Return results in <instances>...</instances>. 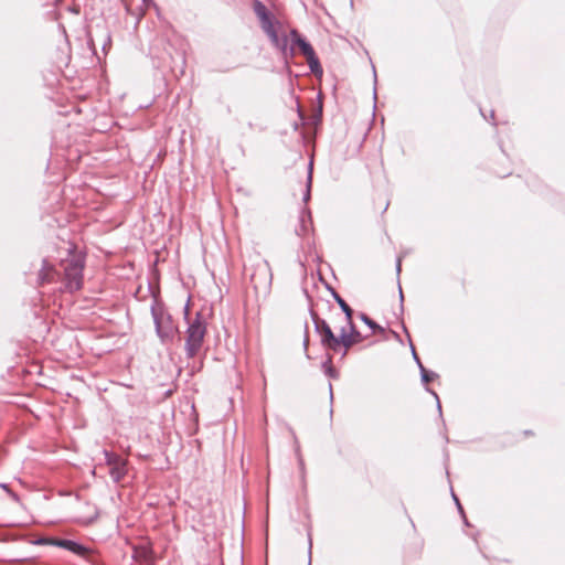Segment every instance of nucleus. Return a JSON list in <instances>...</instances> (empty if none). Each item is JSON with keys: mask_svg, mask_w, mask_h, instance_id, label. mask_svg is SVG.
Wrapping results in <instances>:
<instances>
[{"mask_svg": "<svg viewBox=\"0 0 565 565\" xmlns=\"http://www.w3.org/2000/svg\"><path fill=\"white\" fill-rule=\"evenodd\" d=\"M189 301L184 306V318L188 321L185 335V355L189 359L195 358L201 351L206 334V322L201 312H196L194 319L189 317Z\"/></svg>", "mask_w": 565, "mask_h": 565, "instance_id": "obj_1", "label": "nucleus"}, {"mask_svg": "<svg viewBox=\"0 0 565 565\" xmlns=\"http://www.w3.org/2000/svg\"><path fill=\"white\" fill-rule=\"evenodd\" d=\"M151 316L154 323L156 333L162 343L172 341L177 327L173 324L172 316L169 313L164 305L154 299L150 307Z\"/></svg>", "mask_w": 565, "mask_h": 565, "instance_id": "obj_2", "label": "nucleus"}, {"mask_svg": "<svg viewBox=\"0 0 565 565\" xmlns=\"http://www.w3.org/2000/svg\"><path fill=\"white\" fill-rule=\"evenodd\" d=\"M280 26V22L276 20L262 26V30L268 36L271 45L279 51L282 61L288 64L289 61L295 57L296 50H294L292 46H289L290 34L288 35L285 31H278Z\"/></svg>", "mask_w": 565, "mask_h": 565, "instance_id": "obj_3", "label": "nucleus"}, {"mask_svg": "<svg viewBox=\"0 0 565 565\" xmlns=\"http://www.w3.org/2000/svg\"><path fill=\"white\" fill-rule=\"evenodd\" d=\"M310 317L315 326V331L320 335L321 345L326 350L337 352V335L333 333L329 323L324 319L320 318L319 315L313 309H310Z\"/></svg>", "mask_w": 565, "mask_h": 565, "instance_id": "obj_4", "label": "nucleus"}, {"mask_svg": "<svg viewBox=\"0 0 565 565\" xmlns=\"http://www.w3.org/2000/svg\"><path fill=\"white\" fill-rule=\"evenodd\" d=\"M84 265L79 259H72L64 266L65 288L70 292L77 291L83 286Z\"/></svg>", "mask_w": 565, "mask_h": 565, "instance_id": "obj_5", "label": "nucleus"}, {"mask_svg": "<svg viewBox=\"0 0 565 565\" xmlns=\"http://www.w3.org/2000/svg\"><path fill=\"white\" fill-rule=\"evenodd\" d=\"M105 462L109 467V475L114 482H120L127 475V460L113 451L104 450Z\"/></svg>", "mask_w": 565, "mask_h": 565, "instance_id": "obj_6", "label": "nucleus"}, {"mask_svg": "<svg viewBox=\"0 0 565 565\" xmlns=\"http://www.w3.org/2000/svg\"><path fill=\"white\" fill-rule=\"evenodd\" d=\"M34 544L57 546L67 550L76 555H84L86 552V548L82 544L66 539L39 537L34 541Z\"/></svg>", "mask_w": 565, "mask_h": 565, "instance_id": "obj_7", "label": "nucleus"}, {"mask_svg": "<svg viewBox=\"0 0 565 565\" xmlns=\"http://www.w3.org/2000/svg\"><path fill=\"white\" fill-rule=\"evenodd\" d=\"M348 324L350 327V332L348 333L345 328H342L340 334L337 335L338 349L341 345H343L345 348V350H348L353 344L358 343L361 340V334L355 329L353 321L351 320V323H348ZM343 354L345 355L347 351H344Z\"/></svg>", "mask_w": 565, "mask_h": 565, "instance_id": "obj_8", "label": "nucleus"}, {"mask_svg": "<svg viewBox=\"0 0 565 565\" xmlns=\"http://www.w3.org/2000/svg\"><path fill=\"white\" fill-rule=\"evenodd\" d=\"M289 34H290L289 46H292L294 49L297 46L299 49L300 53L306 58L309 56H312V54L316 53L312 45L296 29H291Z\"/></svg>", "mask_w": 565, "mask_h": 565, "instance_id": "obj_9", "label": "nucleus"}, {"mask_svg": "<svg viewBox=\"0 0 565 565\" xmlns=\"http://www.w3.org/2000/svg\"><path fill=\"white\" fill-rule=\"evenodd\" d=\"M253 10L259 19L260 28L276 21L275 17L260 0H253Z\"/></svg>", "mask_w": 565, "mask_h": 565, "instance_id": "obj_10", "label": "nucleus"}, {"mask_svg": "<svg viewBox=\"0 0 565 565\" xmlns=\"http://www.w3.org/2000/svg\"><path fill=\"white\" fill-rule=\"evenodd\" d=\"M328 290L331 292L333 299L339 305L343 313L345 315L348 323H351V319L353 318V310L352 308L345 302V300L337 292V290L330 286L327 287Z\"/></svg>", "mask_w": 565, "mask_h": 565, "instance_id": "obj_11", "label": "nucleus"}, {"mask_svg": "<svg viewBox=\"0 0 565 565\" xmlns=\"http://www.w3.org/2000/svg\"><path fill=\"white\" fill-rule=\"evenodd\" d=\"M306 60L312 74L322 75V66L316 53L312 54V56L307 57Z\"/></svg>", "mask_w": 565, "mask_h": 565, "instance_id": "obj_12", "label": "nucleus"}, {"mask_svg": "<svg viewBox=\"0 0 565 565\" xmlns=\"http://www.w3.org/2000/svg\"><path fill=\"white\" fill-rule=\"evenodd\" d=\"M322 367L328 376L337 379L339 376L338 371L332 365V356L328 355L327 360L322 363Z\"/></svg>", "mask_w": 565, "mask_h": 565, "instance_id": "obj_13", "label": "nucleus"}, {"mask_svg": "<svg viewBox=\"0 0 565 565\" xmlns=\"http://www.w3.org/2000/svg\"><path fill=\"white\" fill-rule=\"evenodd\" d=\"M437 377H438L437 373L425 369L424 365H420V379H422L423 383L427 384Z\"/></svg>", "mask_w": 565, "mask_h": 565, "instance_id": "obj_14", "label": "nucleus"}, {"mask_svg": "<svg viewBox=\"0 0 565 565\" xmlns=\"http://www.w3.org/2000/svg\"><path fill=\"white\" fill-rule=\"evenodd\" d=\"M360 319L369 327L371 328L374 332L376 331H384V329L379 326L374 320H372L365 313H361L360 315Z\"/></svg>", "mask_w": 565, "mask_h": 565, "instance_id": "obj_15", "label": "nucleus"}, {"mask_svg": "<svg viewBox=\"0 0 565 565\" xmlns=\"http://www.w3.org/2000/svg\"><path fill=\"white\" fill-rule=\"evenodd\" d=\"M46 260H43V267L39 274V280L41 284L51 281V269L46 267Z\"/></svg>", "mask_w": 565, "mask_h": 565, "instance_id": "obj_16", "label": "nucleus"}, {"mask_svg": "<svg viewBox=\"0 0 565 565\" xmlns=\"http://www.w3.org/2000/svg\"><path fill=\"white\" fill-rule=\"evenodd\" d=\"M311 181H312V162L309 163L307 189H306V192L303 194V202L305 203H307L310 200Z\"/></svg>", "mask_w": 565, "mask_h": 565, "instance_id": "obj_17", "label": "nucleus"}, {"mask_svg": "<svg viewBox=\"0 0 565 565\" xmlns=\"http://www.w3.org/2000/svg\"><path fill=\"white\" fill-rule=\"evenodd\" d=\"M305 339H303V342H302V347H303V350L306 352V356L308 359H310L309 354H308V345H309V335H308V324L306 323V328H305Z\"/></svg>", "mask_w": 565, "mask_h": 565, "instance_id": "obj_18", "label": "nucleus"}, {"mask_svg": "<svg viewBox=\"0 0 565 565\" xmlns=\"http://www.w3.org/2000/svg\"><path fill=\"white\" fill-rule=\"evenodd\" d=\"M412 347V354H413V358L416 362V364L418 365V367L420 369V365H423V363L420 362V359L419 356L417 355L416 351H415V348L413 347V344H411Z\"/></svg>", "mask_w": 565, "mask_h": 565, "instance_id": "obj_19", "label": "nucleus"}, {"mask_svg": "<svg viewBox=\"0 0 565 565\" xmlns=\"http://www.w3.org/2000/svg\"><path fill=\"white\" fill-rule=\"evenodd\" d=\"M427 391H428L431 395H434V397L436 398V401H437V408H438L439 413H441V405H440V401H439V397H438L437 393H436V392H434V391H433V390H430V388H427Z\"/></svg>", "mask_w": 565, "mask_h": 565, "instance_id": "obj_20", "label": "nucleus"}, {"mask_svg": "<svg viewBox=\"0 0 565 565\" xmlns=\"http://www.w3.org/2000/svg\"><path fill=\"white\" fill-rule=\"evenodd\" d=\"M452 498H454V500H455V502H456V504H457V507H458V510H459V511H460V513L463 515L462 507H461V504H460V502H459L458 498L456 497V494H455L454 492H452Z\"/></svg>", "mask_w": 565, "mask_h": 565, "instance_id": "obj_21", "label": "nucleus"}, {"mask_svg": "<svg viewBox=\"0 0 565 565\" xmlns=\"http://www.w3.org/2000/svg\"><path fill=\"white\" fill-rule=\"evenodd\" d=\"M452 498H454V500H455V502H456V504H457V507H458V510H459V511H460V513L463 515L462 507H461V504H460V502H459L458 498L456 497V494H455L454 492H452Z\"/></svg>", "mask_w": 565, "mask_h": 565, "instance_id": "obj_22", "label": "nucleus"}, {"mask_svg": "<svg viewBox=\"0 0 565 565\" xmlns=\"http://www.w3.org/2000/svg\"><path fill=\"white\" fill-rule=\"evenodd\" d=\"M178 56H179V60H180V63H181V68H183L184 65H185V56H184L183 53H179Z\"/></svg>", "mask_w": 565, "mask_h": 565, "instance_id": "obj_23", "label": "nucleus"}, {"mask_svg": "<svg viewBox=\"0 0 565 565\" xmlns=\"http://www.w3.org/2000/svg\"><path fill=\"white\" fill-rule=\"evenodd\" d=\"M401 266H402V259L401 257L397 258V262H396V271H397V275H399L401 273Z\"/></svg>", "mask_w": 565, "mask_h": 565, "instance_id": "obj_24", "label": "nucleus"}, {"mask_svg": "<svg viewBox=\"0 0 565 565\" xmlns=\"http://www.w3.org/2000/svg\"><path fill=\"white\" fill-rule=\"evenodd\" d=\"M311 547H312V543H311V539H309V563H308V565H311Z\"/></svg>", "mask_w": 565, "mask_h": 565, "instance_id": "obj_25", "label": "nucleus"}, {"mask_svg": "<svg viewBox=\"0 0 565 565\" xmlns=\"http://www.w3.org/2000/svg\"><path fill=\"white\" fill-rule=\"evenodd\" d=\"M10 494V497L14 500V501H19V497L17 493L12 492L11 490L8 492Z\"/></svg>", "mask_w": 565, "mask_h": 565, "instance_id": "obj_26", "label": "nucleus"}, {"mask_svg": "<svg viewBox=\"0 0 565 565\" xmlns=\"http://www.w3.org/2000/svg\"><path fill=\"white\" fill-rule=\"evenodd\" d=\"M330 399H333L332 384L329 383Z\"/></svg>", "mask_w": 565, "mask_h": 565, "instance_id": "obj_27", "label": "nucleus"}, {"mask_svg": "<svg viewBox=\"0 0 565 565\" xmlns=\"http://www.w3.org/2000/svg\"><path fill=\"white\" fill-rule=\"evenodd\" d=\"M490 118H491V120H492V121H491V122H492V125H497V124L494 122V111H493V110H491V113H490Z\"/></svg>", "mask_w": 565, "mask_h": 565, "instance_id": "obj_28", "label": "nucleus"}, {"mask_svg": "<svg viewBox=\"0 0 565 565\" xmlns=\"http://www.w3.org/2000/svg\"><path fill=\"white\" fill-rule=\"evenodd\" d=\"M0 487H1V488H3L7 492H9V491H10V489L8 488V486H7V484H4V483H1V484H0Z\"/></svg>", "mask_w": 565, "mask_h": 565, "instance_id": "obj_29", "label": "nucleus"}, {"mask_svg": "<svg viewBox=\"0 0 565 565\" xmlns=\"http://www.w3.org/2000/svg\"><path fill=\"white\" fill-rule=\"evenodd\" d=\"M399 298H401V301H403L404 297H403V291H402L401 287H399Z\"/></svg>", "mask_w": 565, "mask_h": 565, "instance_id": "obj_30", "label": "nucleus"}, {"mask_svg": "<svg viewBox=\"0 0 565 565\" xmlns=\"http://www.w3.org/2000/svg\"><path fill=\"white\" fill-rule=\"evenodd\" d=\"M301 222L305 223V218L303 217L301 218ZM305 230H306L305 224H302L301 231H305Z\"/></svg>", "mask_w": 565, "mask_h": 565, "instance_id": "obj_31", "label": "nucleus"}, {"mask_svg": "<svg viewBox=\"0 0 565 565\" xmlns=\"http://www.w3.org/2000/svg\"><path fill=\"white\" fill-rule=\"evenodd\" d=\"M145 3L148 1V0H142Z\"/></svg>", "mask_w": 565, "mask_h": 565, "instance_id": "obj_32", "label": "nucleus"}]
</instances>
